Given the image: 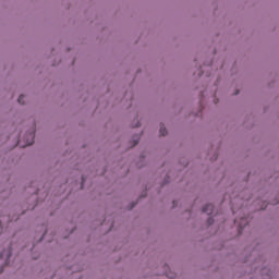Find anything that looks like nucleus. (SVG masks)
<instances>
[{"instance_id":"obj_7","label":"nucleus","mask_w":279,"mask_h":279,"mask_svg":"<svg viewBox=\"0 0 279 279\" xmlns=\"http://www.w3.org/2000/svg\"><path fill=\"white\" fill-rule=\"evenodd\" d=\"M207 223L208 226H213V223H215V220L213 218H208Z\"/></svg>"},{"instance_id":"obj_3","label":"nucleus","mask_w":279,"mask_h":279,"mask_svg":"<svg viewBox=\"0 0 279 279\" xmlns=\"http://www.w3.org/2000/svg\"><path fill=\"white\" fill-rule=\"evenodd\" d=\"M234 223H238L240 230H243L244 226H247V220L245 219V217H242L241 222H239V219H235Z\"/></svg>"},{"instance_id":"obj_5","label":"nucleus","mask_w":279,"mask_h":279,"mask_svg":"<svg viewBox=\"0 0 279 279\" xmlns=\"http://www.w3.org/2000/svg\"><path fill=\"white\" fill-rule=\"evenodd\" d=\"M159 134L160 136H167V128L165 125L160 126Z\"/></svg>"},{"instance_id":"obj_8","label":"nucleus","mask_w":279,"mask_h":279,"mask_svg":"<svg viewBox=\"0 0 279 279\" xmlns=\"http://www.w3.org/2000/svg\"><path fill=\"white\" fill-rule=\"evenodd\" d=\"M0 274H3V267H0Z\"/></svg>"},{"instance_id":"obj_6","label":"nucleus","mask_w":279,"mask_h":279,"mask_svg":"<svg viewBox=\"0 0 279 279\" xmlns=\"http://www.w3.org/2000/svg\"><path fill=\"white\" fill-rule=\"evenodd\" d=\"M24 99H25V96H24V95H21V96L19 97V99H17L19 104H21V105L23 106V105L25 104Z\"/></svg>"},{"instance_id":"obj_4","label":"nucleus","mask_w":279,"mask_h":279,"mask_svg":"<svg viewBox=\"0 0 279 279\" xmlns=\"http://www.w3.org/2000/svg\"><path fill=\"white\" fill-rule=\"evenodd\" d=\"M31 140L26 141L25 145H21V147H27V145H34V131L32 133L28 134Z\"/></svg>"},{"instance_id":"obj_11","label":"nucleus","mask_w":279,"mask_h":279,"mask_svg":"<svg viewBox=\"0 0 279 279\" xmlns=\"http://www.w3.org/2000/svg\"><path fill=\"white\" fill-rule=\"evenodd\" d=\"M236 211L233 209V215L235 214Z\"/></svg>"},{"instance_id":"obj_10","label":"nucleus","mask_w":279,"mask_h":279,"mask_svg":"<svg viewBox=\"0 0 279 279\" xmlns=\"http://www.w3.org/2000/svg\"><path fill=\"white\" fill-rule=\"evenodd\" d=\"M82 184H84V178H82Z\"/></svg>"},{"instance_id":"obj_1","label":"nucleus","mask_w":279,"mask_h":279,"mask_svg":"<svg viewBox=\"0 0 279 279\" xmlns=\"http://www.w3.org/2000/svg\"><path fill=\"white\" fill-rule=\"evenodd\" d=\"M10 256H12V250H10V248L7 251H3L0 254V258L4 259V265H8V260L10 259Z\"/></svg>"},{"instance_id":"obj_9","label":"nucleus","mask_w":279,"mask_h":279,"mask_svg":"<svg viewBox=\"0 0 279 279\" xmlns=\"http://www.w3.org/2000/svg\"><path fill=\"white\" fill-rule=\"evenodd\" d=\"M136 145H138V142H135L133 146H136Z\"/></svg>"},{"instance_id":"obj_2","label":"nucleus","mask_w":279,"mask_h":279,"mask_svg":"<svg viewBox=\"0 0 279 279\" xmlns=\"http://www.w3.org/2000/svg\"><path fill=\"white\" fill-rule=\"evenodd\" d=\"M214 210L215 206H213V204H208L203 207V213H206V215H213Z\"/></svg>"}]
</instances>
